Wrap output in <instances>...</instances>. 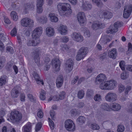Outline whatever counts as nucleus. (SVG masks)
<instances>
[{"mask_svg": "<svg viewBox=\"0 0 132 132\" xmlns=\"http://www.w3.org/2000/svg\"><path fill=\"white\" fill-rule=\"evenodd\" d=\"M57 8L59 12L66 11L68 14H70L72 13L70 5L65 3H60L57 5Z\"/></svg>", "mask_w": 132, "mask_h": 132, "instance_id": "obj_1", "label": "nucleus"}, {"mask_svg": "<svg viewBox=\"0 0 132 132\" xmlns=\"http://www.w3.org/2000/svg\"><path fill=\"white\" fill-rule=\"evenodd\" d=\"M22 117L21 113L17 111L13 110L11 112L10 118L14 122L18 123L21 121Z\"/></svg>", "mask_w": 132, "mask_h": 132, "instance_id": "obj_2", "label": "nucleus"}, {"mask_svg": "<svg viewBox=\"0 0 132 132\" xmlns=\"http://www.w3.org/2000/svg\"><path fill=\"white\" fill-rule=\"evenodd\" d=\"M117 96V95L116 93L110 92L106 94L105 96V98L107 102H113L116 101Z\"/></svg>", "mask_w": 132, "mask_h": 132, "instance_id": "obj_3", "label": "nucleus"}, {"mask_svg": "<svg viewBox=\"0 0 132 132\" xmlns=\"http://www.w3.org/2000/svg\"><path fill=\"white\" fill-rule=\"evenodd\" d=\"M65 127L69 131H73L75 129V126L73 121L71 119H68L65 122Z\"/></svg>", "mask_w": 132, "mask_h": 132, "instance_id": "obj_4", "label": "nucleus"}, {"mask_svg": "<svg viewBox=\"0 0 132 132\" xmlns=\"http://www.w3.org/2000/svg\"><path fill=\"white\" fill-rule=\"evenodd\" d=\"M33 21L30 18L26 17L23 18L21 21V25L24 27H30L33 25Z\"/></svg>", "mask_w": 132, "mask_h": 132, "instance_id": "obj_5", "label": "nucleus"}, {"mask_svg": "<svg viewBox=\"0 0 132 132\" xmlns=\"http://www.w3.org/2000/svg\"><path fill=\"white\" fill-rule=\"evenodd\" d=\"M77 16L78 22L80 25H82L86 23V19L85 14L84 12H79Z\"/></svg>", "mask_w": 132, "mask_h": 132, "instance_id": "obj_6", "label": "nucleus"}, {"mask_svg": "<svg viewBox=\"0 0 132 132\" xmlns=\"http://www.w3.org/2000/svg\"><path fill=\"white\" fill-rule=\"evenodd\" d=\"M43 30L41 27L36 28L33 31L32 37V38H39L42 34Z\"/></svg>", "mask_w": 132, "mask_h": 132, "instance_id": "obj_7", "label": "nucleus"}, {"mask_svg": "<svg viewBox=\"0 0 132 132\" xmlns=\"http://www.w3.org/2000/svg\"><path fill=\"white\" fill-rule=\"evenodd\" d=\"M71 36L73 40L77 42H81L84 40L83 36L79 32H74L71 34Z\"/></svg>", "mask_w": 132, "mask_h": 132, "instance_id": "obj_8", "label": "nucleus"}, {"mask_svg": "<svg viewBox=\"0 0 132 132\" xmlns=\"http://www.w3.org/2000/svg\"><path fill=\"white\" fill-rule=\"evenodd\" d=\"M132 11V5H131L126 6L124 8L123 17L126 18H128L130 15Z\"/></svg>", "mask_w": 132, "mask_h": 132, "instance_id": "obj_9", "label": "nucleus"}, {"mask_svg": "<svg viewBox=\"0 0 132 132\" xmlns=\"http://www.w3.org/2000/svg\"><path fill=\"white\" fill-rule=\"evenodd\" d=\"M81 7L84 11H89L92 8V5L89 2L85 1H83Z\"/></svg>", "mask_w": 132, "mask_h": 132, "instance_id": "obj_10", "label": "nucleus"}, {"mask_svg": "<svg viewBox=\"0 0 132 132\" xmlns=\"http://www.w3.org/2000/svg\"><path fill=\"white\" fill-rule=\"evenodd\" d=\"M105 27V24L100 21L94 22L91 26L92 29L94 30H96L98 28H102Z\"/></svg>", "mask_w": 132, "mask_h": 132, "instance_id": "obj_11", "label": "nucleus"}, {"mask_svg": "<svg viewBox=\"0 0 132 132\" xmlns=\"http://www.w3.org/2000/svg\"><path fill=\"white\" fill-rule=\"evenodd\" d=\"M0 50L2 51L4 48V46L2 42H4L8 40V37L7 35L2 33H0Z\"/></svg>", "mask_w": 132, "mask_h": 132, "instance_id": "obj_12", "label": "nucleus"}, {"mask_svg": "<svg viewBox=\"0 0 132 132\" xmlns=\"http://www.w3.org/2000/svg\"><path fill=\"white\" fill-rule=\"evenodd\" d=\"M108 90H112L116 88L117 85V82L113 79L107 80Z\"/></svg>", "mask_w": 132, "mask_h": 132, "instance_id": "obj_13", "label": "nucleus"}, {"mask_svg": "<svg viewBox=\"0 0 132 132\" xmlns=\"http://www.w3.org/2000/svg\"><path fill=\"white\" fill-rule=\"evenodd\" d=\"M52 64L54 66V69L55 71H59L60 70V61L57 58L53 59L52 61Z\"/></svg>", "mask_w": 132, "mask_h": 132, "instance_id": "obj_14", "label": "nucleus"}, {"mask_svg": "<svg viewBox=\"0 0 132 132\" xmlns=\"http://www.w3.org/2000/svg\"><path fill=\"white\" fill-rule=\"evenodd\" d=\"M106 79L105 75L103 73H101L96 77L95 83L96 84H98L99 83L106 81Z\"/></svg>", "mask_w": 132, "mask_h": 132, "instance_id": "obj_15", "label": "nucleus"}, {"mask_svg": "<svg viewBox=\"0 0 132 132\" xmlns=\"http://www.w3.org/2000/svg\"><path fill=\"white\" fill-rule=\"evenodd\" d=\"M73 62L72 60L69 59L67 60L65 64V70L67 72H69L73 68Z\"/></svg>", "mask_w": 132, "mask_h": 132, "instance_id": "obj_16", "label": "nucleus"}, {"mask_svg": "<svg viewBox=\"0 0 132 132\" xmlns=\"http://www.w3.org/2000/svg\"><path fill=\"white\" fill-rule=\"evenodd\" d=\"M32 79L33 80H35L37 82V84L39 85L44 84V82L42 80L40 79V78L38 75L35 72H34L32 74Z\"/></svg>", "mask_w": 132, "mask_h": 132, "instance_id": "obj_17", "label": "nucleus"}, {"mask_svg": "<svg viewBox=\"0 0 132 132\" xmlns=\"http://www.w3.org/2000/svg\"><path fill=\"white\" fill-rule=\"evenodd\" d=\"M59 32L61 35H65L67 32V26L65 25H60L57 28Z\"/></svg>", "mask_w": 132, "mask_h": 132, "instance_id": "obj_18", "label": "nucleus"}, {"mask_svg": "<svg viewBox=\"0 0 132 132\" xmlns=\"http://www.w3.org/2000/svg\"><path fill=\"white\" fill-rule=\"evenodd\" d=\"M117 50L114 48L111 49L108 53L109 57L113 59H116L117 56Z\"/></svg>", "mask_w": 132, "mask_h": 132, "instance_id": "obj_19", "label": "nucleus"}, {"mask_svg": "<svg viewBox=\"0 0 132 132\" xmlns=\"http://www.w3.org/2000/svg\"><path fill=\"white\" fill-rule=\"evenodd\" d=\"M63 81V76H59L57 78L56 81V84L58 88L61 87L62 86Z\"/></svg>", "mask_w": 132, "mask_h": 132, "instance_id": "obj_20", "label": "nucleus"}, {"mask_svg": "<svg viewBox=\"0 0 132 132\" xmlns=\"http://www.w3.org/2000/svg\"><path fill=\"white\" fill-rule=\"evenodd\" d=\"M55 33L54 29L51 27H48L46 29V33L47 36L51 37L53 36Z\"/></svg>", "mask_w": 132, "mask_h": 132, "instance_id": "obj_21", "label": "nucleus"}, {"mask_svg": "<svg viewBox=\"0 0 132 132\" xmlns=\"http://www.w3.org/2000/svg\"><path fill=\"white\" fill-rule=\"evenodd\" d=\"M121 108L120 105L116 103H112L111 105V111H118Z\"/></svg>", "mask_w": 132, "mask_h": 132, "instance_id": "obj_22", "label": "nucleus"}, {"mask_svg": "<svg viewBox=\"0 0 132 132\" xmlns=\"http://www.w3.org/2000/svg\"><path fill=\"white\" fill-rule=\"evenodd\" d=\"M19 88L18 87H16L13 88L12 90L11 95L13 97L16 98L19 95Z\"/></svg>", "mask_w": 132, "mask_h": 132, "instance_id": "obj_23", "label": "nucleus"}, {"mask_svg": "<svg viewBox=\"0 0 132 132\" xmlns=\"http://www.w3.org/2000/svg\"><path fill=\"white\" fill-rule=\"evenodd\" d=\"M34 7V5L32 4H27L24 5V12L25 13H27L29 10H33Z\"/></svg>", "mask_w": 132, "mask_h": 132, "instance_id": "obj_24", "label": "nucleus"}, {"mask_svg": "<svg viewBox=\"0 0 132 132\" xmlns=\"http://www.w3.org/2000/svg\"><path fill=\"white\" fill-rule=\"evenodd\" d=\"M31 130V123L29 122L24 126L22 128L23 132H30Z\"/></svg>", "mask_w": 132, "mask_h": 132, "instance_id": "obj_25", "label": "nucleus"}, {"mask_svg": "<svg viewBox=\"0 0 132 132\" xmlns=\"http://www.w3.org/2000/svg\"><path fill=\"white\" fill-rule=\"evenodd\" d=\"M88 126L90 128L94 130H98L100 128L99 126L95 123H89Z\"/></svg>", "mask_w": 132, "mask_h": 132, "instance_id": "obj_26", "label": "nucleus"}, {"mask_svg": "<svg viewBox=\"0 0 132 132\" xmlns=\"http://www.w3.org/2000/svg\"><path fill=\"white\" fill-rule=\"evenodd\" d=\"M100 108L104 110L111 111V105L110 106L106 103H104L102 104L100 106Z\"/></svg>", "mask_w": 132, "mask_h": 132, "instance_id": "obj_27", "label": "nucleus"}, {"mask_svg": "<svg viewBox=\"0 0 132 132\" xmlns=\"http://www.w3.org/2000/svg\"><path fill=\"white\" fill-rule=\"evenodd\" d=\"M103 15L104 18L106 19H109L112 18L113 16L111 12L108 11H104L103 12Z\"/></svg>", "mask_w": 132, "mask_h": 132, "instance_id": "obj_28", "label": "nucleus"}, {"mask_svg": "<svg viewBox=\"0 0 132 132\" xmlns=\"http://www.w3.org/2000/svg\"><path fill=\"white\" fill-rule=\"evenodd\" d=\"M100 84L99 87L101 89L104 90H108L107 81Z\"/></svg>", "mask_w": 132, "mask_h": 132, "instance_id": "obj_29", "label": "nucleus"}, {"mask_svg": "<svg viewBox=\"0 0 132 132\" xmlns=\"http://www.w3.org/2000/svg\"><path fill=\"white\" fill-rule=\"evenodd\" d=\"M11 19L14 21H17L19 18L17 13L14 11H12L10 14Z\"/></svg>", "mask_w": 132, "mask_h": 132, "instance_id": "obj_30", "label": "nucleus"}, {"mask_svg": "<svg viewBox=\"0 0 132 132\" xmlns=\"http://www.w3.org/2000/svg\"><path fill=\"white\" fill-rule=\"evenodd\" d=\"M93 3L100 8L103 6L104 4L101 0H91Z\"/></svg>", "mask_w": 132, "mask_h": 132, "instance_id": "obj_31", "label": "nucleus"}, {"mask_svg": "<svg viewBox=\"0 0 132 132\" xmlns=\"http://www.w3.org/2000/svg\"><path fill=\"white\" fill-rule=\"evenodd\" d=\"M115 27L114 25L111 26L107 30L106 33L108 34L112 33L117 32L118 30L117 29V28H116Z\"/></svg>", "mask_w": 132, "mask_h": 132, "instance_id": "obj_32", "label": "nucleus"}, {"mask_svg": "<svg viewBox=\"0 0 132 132\" xmlns=\"http://www.w3.org/2000/svg\"><path fill=\"white\" fill-rule=\"evenodd\" d=\"M37 19L39 22L42 24L46 23L47 21V18L45 16L37 18Z\"/></svg>", "mask_w": 132, "mask_h": 132, "instance_id": "obj_33", "label": "nucleus"}, {"mask_svg": "<svg viewBox=\"0 0 132 132\" xmlns=\"http://www.w3.org/2000/svg\"><path fill=\"white\" fill-rule=\"evenodd\" d=\"M88 51V49L87 47H83L79 50L78 52L85 56Z\"/></svg>", "mask_w": 132, "mask_h": 132, "instance_id": "obj_34", "label": "nucleus"}, {"mask_svg": "<svg viewBox=\"0 0 132 132\" xmlns=\"http://www.w3.org/2000/svg\"><path fill=\"white\" fill-rule=\"evenodd\" d=\"M48 17H50L51 21L53 22H57L58 21V19L54 14L50 13L49 14Z\"/></svg>", "mask_w": 132, "mask_h": 132, "instance_id": "obj_35", "label": "nucleus"}, {"mask_svg": "<svg viewBox=\"0 0 132 132\" xmlns=\"http://www.w3.org/2000/svg\"><path fill=\"white\" fill-rule=\"evenodd\" d=\"M46 92L45 91L42 89H41L40 92L39 97L42 100H44L46 98Z\"/></svg>", "mask_w": 132, "mask_h": 132, "instance_id": "obj_36", "label": "nucleus"}, {"mask_svg": "<svg viewBox=\"0 0 132 132\" xmlns=\"http://www.w3.org/2000/svg\"><path fill=\"white\" fill-rule=\"evenodd\" d=\"M86 121L85 118L83 116H80L77 118V122H78L81 125H82Z\"/></svg>", "mask_w": 132, "mask_h": 132, "instance_id": "obj_37", "label": "nucleus"}, {"mask_svg": "<svg viewBox=\"0 0 132 132\" xmlns=\"http://www.w3.org/2000/svg\"><path fill=\"white\" fill-rule=\"evenodd\" d=\"M6 76H3L0 78V86H2L5 84L6 82Z\"/></svg>", "mask_w": 132, "mask_h": 132, "instance_id": "obj_38", "label": "nucleus"}, {"mask_svg": "<svg viewBox=\"0 0 132 132\" xmlns=\"http://www.w3.org/2000/svg\"><path fill=\"white\" fill-rule=\"evenodd\" d=\"M84 91L83 90H79L78 93V97L79 98L82 99L83 98L84 95Z\"/></svg>", "mask_w": 132, "mask_h": 132, "instance_id": "obj_39", "label": "nucleus"}, {"mask_svg": "<svg viewBox=\"0 0 132 132\" xmlns=\"http://www.w3.org/2000/svg\"><path fill=\"white\" fill-rule=\"evenodd\" d=\"M129 76V74L128 73L124 72L122 73L121 75V78L123 80H125L127 79Z\"/></svg>", "mask_w": 132, "mask_h": 132, "instance_id": "obj_40", "label": "nucleus"}, {"mask_svg": "<svg viewBox=\"0 0 132 132\" xmlns=\"http://www.w3.org/2000/svg\"><path fill=\"white\" fill-rule=\"evenodd\" d=\"M85 56L78 52L76 56V59L77 60L80 61L83 59Z\"/></svg>", "mask_w": 132, "mask_h": 132, "instance_id": "obj_41", "label": "nucleus"}, {"mask_svg": "<svg viewBox=\"0 0 132 132\" xmlns=\"http://www.w3.org/2000/svg\"><path fill=\"white\" fill-rule=\"evenodd\" d=\"M5 59L4 57L0 58V69H1L4 65Z\"/></svg>", "mask_w": 132, "mask_h": 132, "instance_id": "obj_42", "label": "nucleus"}, {"mask_svg": "<svg viewBox=\"0 0 132 132\" xmlns=\"http://www.w3.org/2000/svg\"><path fill=\"white\" fill-rule=\"evenodd\" d=\"M125 130V127L122 125H120L118 126L117 131L118 132H123Z\"/></svg>", "mask_w": 132, "mask_h": 132, "instance_id": "obj_43", "label": "nucleus"}, {"mask_svg": "<svg viewBox=\"0 0 132 132\" xmlns=\"http://www.w3.org/2000/svg\"><path fill=\"white\" fill-rule=\"evenodd\" d=\"M2 132H16L15 130L13 128H12L10 131L7 130L6 126H4L2 129Z\"/></svg>", "mask_w": 132, "mask_h": 132, "instance_id": "obj_44", "label": "nucleus"}, {"mask_svg": "<svg viewBox=\"0 0 132 132\" xmlns=\"http://www.w3.org/2000/svg\"><path fill=\"white\" fill-rule=\"evenodd\" d=\"M118 92L119 93H121L124 90L125 87L121 84H119L118 85Z\"/></svg>", "mask_w": 132, "mask_h": 132, "instance_id": "obj_45", "label": "nucleus"}, {"mask_svg": "<svg viewBox=\"0 0 132 132\" xmlns=\"http://www.w3.org/2000/svg\"><path fill=\"white\" fill-rule=\"evenodd\" d=\"M125 62L123 61H121L119 63V66L122 70H125Z\"/></svg>", "mask_w": 132, "mask_h": 132, "instance_id": "obj_46", "label": "nucleus"}, {"mask_svg": "<svg viewBox=\"0 0 132 132\" xmlns=\"http://www.w3.org/2000/svg\"><path fill=\"white\" fill-rule=\"evenodd\" d=\"M61 47L62 48V50L64 51L67 52H69V48L68 46L66 45H61Z\"/></svg>", "mask_w": 132, "mask_h": 132, "instance_id": "obj_47", "label": "nucleus"}, {"mask_svg": "<svg viewBox=\"0 0 132 132\" xmlns=\"http://www.w3.org/2000/svg\"><path fill=\"white\" fill-rule=\"evenodd\" d=\"M43 6H36V11L37 13H42L43 10Z\"/></svg>", "mask_w": 132, "mask_h": 132, "instance_id": "obj_48", "label": "nucleus"}, {"mask_svg": "<svg viewBox=\"0 0 132 132\" xmlns=\"http://www.w3.org/2000/svg\"><path fill=\"white\" fill-rule=\"evenodd\" d=\"M94 99L96 101H99L101 100V96L100 94H96L94 97Z\"/></svg>", "mask_w": 132, "mask_h": 132, "instance_id": "obj_49", "label": "nucleus"}, {"mask_svg": "<svg viewBox=\"0 0 132 132\" xmlns=\"http://www.w3.org/2000/svg\"><path fill=\"white\" fill-rule=\"evenodd\" d=\"M84 36L86 37H89L90 36V33L89 31L87 28L85 29L84 30Z\"/></svg>", "mask_w": 132, "mask_h": 132, "instance_id": "obj_50", "label": "nucleus"}, {"mask_svg": "<svg viewBox=\"0 0 132 132\" xmlns=\"http://www.w3.org/2000/svg\"><path fill=\"white\" fill-rule=\"evenodd\" d=\"M49 124L51 129L52 130L54 128V124L52 120L48 118Z\"/></svg>", "mask_w": 132, "mask_h": 132, "instance_id": "obj_51", "label": "nucleus"}, {"mask_svg": "<svg viewBox=\"0 0 132 132\" xmlns=\"http://www.w3.org/2000/svg\"><path fill=\"white\" fill-rule=\"evenodd\" d=\"M65 92L63 91L60 93L59 96V98L60 100L63 99L65 96Z\"/></svg>", "mask_w": 132, "mask_h": 132, "instance_id": "obj_52", "label": "nucleus"}, {"mask_svg": "<svg viewBox=\"0 0 132 132\" xmlns=\"http://www.w3.org/2000/svg\"><path fill=\"white\" fill-rule=\"evenodd\" d=\"M45 0H37L36 6H43Z\"/></svg>", "mask_w": 132, "mask_h": 132, "instance_id": "obj_53", "label": "nucleus"}, {"mask_svg": "<svg viewBox=\"0 0 132 132\" xmlns=\"http://www.w3.org/2000/svg\"><path fill=\"white\" fill-rule=\"evenodd\" d=\"M42 123L41 122H38L36 126L35 130L36 131H38L40 130L42 127Z\"/></svg>", "mask_w": 132, "mask_h": 132, "instance_id": "obj_54", "label": "nucleus"}, {"mask_svg": "<svg viewBox=\"0 0 132 132\" xmlns=\"http://www.w3.org/2000/svg\"><path fill=\"white\" fill-rule=\"evenodd\" d=\"M72 116H75L78 114L77 110L76 109H73L70 111Z\"/></svg>", "mask_w": 132, "mask_h": 132, "instance_id": "obj_55", "label": "nucleus"}, {"mask_svg": "<svg viewBox=\"0 0 132 132\" xmlns=\"http://www.w3.org/2000/svg\"><path fill=\"white\" fill-rule=\"evenodd\" d=\"M33 41V43L36 44L35 46H37L39 44L40 42V40L39 38H32Z\"/></svg>", "mask_w": 132, "mask_h": 132, "instance_id": "obj_56", "label": "nucleus"}, {"mask_svg": "<svg viewBox=\"0 0 132 132\" xmlns=\"http://www.w3.org/2000/svg\"><path fill=\"white\" fill-rule=\"evenodd\" d=\"M114 26L116 28H117V29L118 30L119 28L122 25V23L119 21H117L115 22L114 24Z\"/></svg>", "mask_w": 132, "mask_h": 132, "instance_id": "obj_57", "label": "nucleus"}, {"mask_svg": "<svg viewBox=\"0 0 132 132\" xmlns=\"http://www.w3.org/2000/svg\"><path fill=\"white\" fill-rule=\"evenodd\" d=\"M6 50L8 52L11 53H13L14 52V50L13 48L11 46H8L6 47Z\"/></svg>", "mask_w": 132, "mask_h": 132, "instance_id": "obj_58", "label": "nucleus"}, {"mask_svg": "<svg viewBox=\"0 0 132 132\" xmlns=\"http://www.w3.org/2000/svg\"><path fill=\"white\" fill-rule=\"evenodd\" d=\"M27 96L30 101L32 102H34L35 100V98L31 94H28L27 95Z\"/></svg>", "mask_w": 132, "mask_h": 132, "instance_id": "obj_59", "label": "nucleus"}, {"mask_svg": "<svg viewBox=\"0 0 132 132\" xmlns=\"http://www.w3.org/2000/svg\"><path fill=\"white\" fill-rule=\"evenodd\" d=\"M34 58L35 62L38 65L39 64L40 62L39 58L38 55L37 54L35 55L34 56Z\"/></svg>", "mask_w": 132, "mask_h": 132, "instance_id": "obj_60", "label": "nucleus"}, {"mask_svg": "<svg viewBox=\"0 0 132 132\" xmlns=\"http://www.w3.org/2000/svg\"><path fill=\"white\" fill-rule=\"evenodd\" d=\"M61 41L63 43H67L69 40V38L66 36H64L61 38Z\"/></svg>", "mask_w": 132, "mask_h": 132, "instance_id": "obj_61", "label": "nucleus"}, {"mask_svg": "<svg viewBox=\"0 0 132 132\" xmlns=\"http://www.w3.org/2000/svg\"><path fill=\"white\" fill-rule=\"evenodd\" d=\"M17 33L16 29L15 28H14L11 31V34L12 36H14L16 35Z\"/></svg>", "mask_w": 132, "mask_h": 132, "instance_id": "obj_62", "label": "nucleus"}, {"mask_svg": "<svg viewBox=\"0 0 132 132\" xmlns=\"http://www.w3.org/2000/svg\"><path fill=\"white\" fill-rule=\"evenodd\" d=\"M3 17L4 22L5 23L8 24L10 23L11 21L7 16H4Z\"/></svg>", "mask_w": 132, "mask_h": 132, "instance_id": "obj_63", "label": "nucleus"}, {"mask_svg": "<svg viewBox=\"0 0 132 132\" xmlns=\"http://www.w3.org/2000/svg\"><path fill=\"white\" fill-rule=\"evenodd\" d=\"M20 100L22 102H24L25 101V96L24 94H21L20 96Z\"/></svg>", "mask_w": 132, "mask_h": 132, "instance_id": "obj_64", "label": "nucleus"}]
</instances>
